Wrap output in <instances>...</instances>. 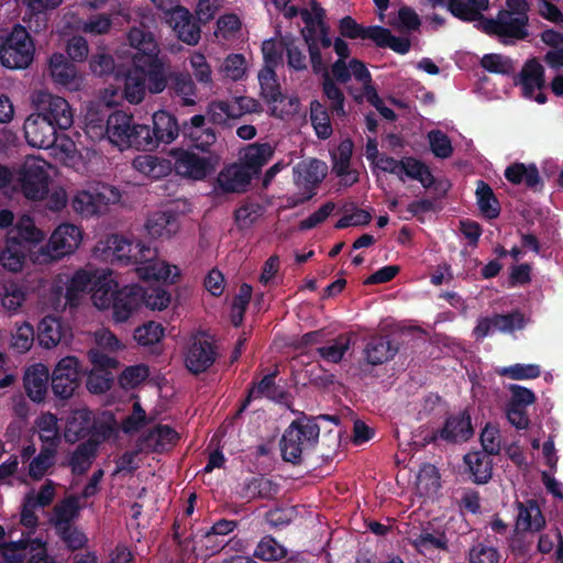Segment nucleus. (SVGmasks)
<instances>
[{
	"instance_id": "nucleus-1",
	"label": "nucleus",
	"mask_w": 563,
	"mask_h": 563,
	"mask_svg": "<svg viewBox=\"0 0 563 563\" xmlns=\"http://www.w3.org/2000/svg\"><path fill=\"white\" fill-rule=\"evenodd\" d=\"M128 42L135 49L132 56L133 66L145 76L147 90L161 93L167 88L169 73L159 58V46L154 34L143 22L134 25L128 32Z\"/></svg>"
},
{
	"instance_id": "nucleus-2",
	"label": "nucleus",
	"mask_w": 563,
	"mask_h": 563,
	"mask_svg": "<svg viewBox=\"0 0 563 563\" xmlns=\"http://www.w3.org/2000/svg\"><path fill=\"white\" fill-rule=\"evenodd\" d=\"M329 420L335 423L340 422L338 416L321 415L318 418L302 417L294 420L284 431L279 441L282 459L291 463L292 465H300L302 463V455L305 452L314 449L318 443L320 434V426L317 420Z\"/></svg>"
},
{
	"instance_id": "nucleus-3",
	"label": "nucleus",
	"mask_w": 563,
	"mask_h": 563,
	"mask_svg": "<svg viewBox=\"0 0 563 563\" xmlns=\"http://www.w3.org/2000/svg\"><path fill=\"white\" fill-rule=\"evenodd\" d=\"M35 54V44L26 27L15 24L0 45V63L8 69L27 68Z\"/></svg>"
},
{
	"instance_id": "nucleus-4",
	"label": "nucleus",
	"mask_w": 563,
	"mask_h": 563,
	"mask_svg": "<svg viewBox=\"0 0 563 563\" xmlns=\"http://www.w3.org/2000/svg\"><path fill=\"white\" fill-rule=\"evenodd\" d=\"M476 27L487 35H494L505 44H514L516 41H523L529 36V18H517L510 15V12H498L495 19L486 18L482 13L478 18Z\"/></svg>"
},
{
	"instance_id": "nucleus-5",
	"label": "nucleus",
	"mask_w": 563,
	"mask_h": 563,
	"mask_svg": "<svg viewBox=\"0 0 563 563\" xmlns=\"http://www.w3.org/2000/svg\"><path fill=\"white\" fill-rule=\"evenodd\" d=\"M218 349L211 335L206 331L194 333L184 351V364L189 373H206L217 361Z\"/></svg>"
},
{
	"instance_id": "nucleus-6",
	"label": "nucleus",
	"mask_w": 563,
	"mask_h": 563,
	"mask_svg": "<svg viewBox=\"0 0 563 563\" xmlns=\"http://www.w3.org/2000/svg\"><path fill=\"white\" fill-rule=\"evenodd\" d=\"M82 375L81 364L76 356L62 358L51 376L53 394L59 399L70 398L79 387Z\"/></svg>"
},
{
	"instance_id": "nucleus-7",
	"label": "nucleus",
	"mask_w": 563,
	"mask_h": 563,
	"mask_svg": "<svg viewBox=\"0 0 563 563\" xmlns=\"http://www.w3.org/2000/svg\"><path fill=\"white\" fill-rule=\"evenodd\" d=\"M46 163L38 159L26 161L20 169L19 184L29 200H42L48 194L49 175Z\"/></svg>"
},
{
	"instance_id": "nucleus-8",
	"label": "nucleus",
	"mask_w": 563,
	"mask_h": 563,
	"mask_svg": "<svg viewBox=\"0 0 563 563\" xmlns=\"http://www.w3.org/2000/svg\"><path fill=\"white\" fill-rule=\"evenodd\" d=\"M120 192L108 185H101L93 191L82 190L75 195L71 207L81 217H91L101 213L108 205L115 203Z\"/></svg>"
},
{
	"instance_id": "nucleus-9",
	"label": "nucleus",
	"mask_w": 563,
	"mask_h": 563,
	"mask_svg": "<svg viewBox=\"0 0 563 563\" xmlns=\"http://www.w3.org/2000/svg\"><path fill=\"white\" fill-rule=\"evenodd\" d=\"M34 104L36 113L51 121L59 130H67L73 125V109L65 98L40 91L34 98Z\"/></svg>"
},
{
	"instance_id": "nucleus-10",
	"label": "nucleus",
	"mask_w": 563,
	"mask_h": 563,
	"mask_svg": "<svg viewBox=\"0 0 563 563\" xmlns=\"http://www.w3.org/2000/svg\"><path fill=\"white\" fill-rule=\"evenodd\" d=\"M208 156H199L198 154L184 148L173 151L175 159V170L177 174L201 180L216 170L219 157L212 153Z\"/></svg>"
},
{
	"instance_id": "nucleus-11",
	"label": "nucleus",
	"mask_w": 563,
	"mask_h": 563,
	"mask_svg": "<svg viewBox=\"0 0 563 563\" xmlns=\"http://www.w3.org/2000/svg\"><path fill=\"white\" fill-rule=\"evenodd\" d=\"M134 125L133 115L119 110L108 117L104 125L101 120L98 125L93 124V121L90 122L91 129H98L99 134H106L109 142L121 151L129 148L130 134Z\"/></svg>"
},
{
	"instance_id": "nucleus-12",
	"label": "nucleus",
	"mask_w": 563,
	"mask_h": 563,
	"mask_svg": "<svg viewBox=\"0 0 563 563\" xmlns=\"http://www.w3.org/2000/svg\"><path fill=\"white\" fill-rule=\"evenodd\" d=\"M278 369L265 375L260 382H252L247 388L246 397L242 400L235 416H241L253 399L265 397L277 404H288L289 393L276 384Z\"/></svg>"
},
{
	"instance_id": "nucleus-13",
	"label": "nucleus",
	"mask_w": 563,
	"mask_h": 563,
	"mask_svg": "<svg viewBox=\"0 0 563 563\" xmlns=\"http://www.w3.org/2000/svg\"><path fill=\"white\" fill-rule=\"evenodd\" d=\"M180 135L188 144L203 153L217 142V132L210 126L205 114H195L181 122Z\"/></svg>"
},
{
	"instance_id": "nucleus-14",
	"label": "nucleus",
	"mask_w": 563,
	"mask_h": 563,
	"mask_svg": "<svg viewBox=\"0 0 563 563\" xmlns=\"http://www.w3.org/2000/svg\"><path fill=\"white\" fill-rule=\"evenodd\" d=\"M80 242V229L75 224L63 223L53 231L43 251L52 260H58L71 254L79 246Z\"/></svg>"
},
{
	"instance_id": "nucleus-15",
	"label": "nucleus",
	"mask_w": 563,
	"mask_h": 563,
	"mask_svg": "<svg viewBox=\"0 0 563 563\" xmlns=\"http://www.w3.org/2000/svg\"><path fill=\"white\" fill-rule=\"evenodd\" d=\"M58 128L38 113H32L24 122L23 131L29 145L37 148H52L57 141Z\"/></svg>"
},
{
	"instance_id": "nucleus-16",
	"label": "nucleus",
	"mask_w": 563,
	"mask_h": 563,
	"mask_svg": "<svg viewBox=\"0 0 563 563\" xmlns=\"http://www.w3.org/2000/svg\"><path fill=\"white\" fill-rule=\"evenodd\" d=\"M144 300V289L139 285H128L117 294L115 300L110 306L114 322L122 323L137 311Z\"/></svg>"
},
{
	"instance_id": "nucleus-17",
	"label": "nucleus",
	"mask_w": 563,
	"mask_h": 563,
	"mask_svg": "<svg viewBox=\"0 0 563 563\" xmlns=\"http://www.w3.org/2000/svg\"><path fill=\"white\" fill-rule=\"evenodd\" d=\"M71 338V328L55 316H45L37 324L36 339L44 349L57 346L60 342L68 343Z\"/></svg>"
},
{
	"instance_id": "nucleus-18",
	"label": "nucleus",
	"mask_w": 563,
	"mask_h": 563,
	"mask_svg": "<svg viewBox=\"0 0 563 563\" xmlns=\"http://www.w3.org/2000/svg\"><path fill=\"white\" fill-rule=\"evenodd\" d=\"M168 23L175 35L188 45L198 44L201 29L197 19L184 7H176L169 14Z\"/></svg>"
},
{
	"instance_id": "nucleus-19",
	"label": "nucleus",
	"mask_w": 563,
	"mask_h": 563,
	"mask_svg": "<svg viewBox=\"0 0 563 563\" xmlns=\"http://www.w3.org/2000/svg\"><path fill=\"white\" fill-rule=\"evenodd\" d=\"M433 8L445 7L456 19L473 22L489 9V0H429Z\"/></svg>"
},
{
	"instance_id": "nucleus-20",
	"label": "nucleus",
	"mask_w": 563,
	"mask_h": 563,
	"mask_svg": "<svg viewBox=\"0 0 563 563\" xmlns=\"http://www.w3.org/2000/svg\"><path fill=\"white\" fill-rule=\"evenodd\" d=\"M399 351L398 343L394 342L389 335H371L364 347L365 361L373 365H382L395 357Z\"/></svg>"
},
{
	"instance_id": "nucleus-21",
	"label": "nucleus",
	"mask_w": 563,
	"mask_h": 563,
	"mask_svg": "<svg viewBox=\"0 0 563 563\" xmlns=\"http://www.w3.org/2000/svg\"><path fill=\"white\" fill-rule=\"evenodd\" d=\"M181 123L166 110L156 111L152 117L151 133L156 148L161 143L170 144L180 135Z\"/></svg>"
},
{
	"instance_id": "nucleus-22",
	"label": "nucleus",
	"mask_w": 563,
	"mask_h": 563,
	"mask_svg": "<svg viewBox=\"0 0 563 563\" xmlns=\"http://www.w3.org/2000/svg\"><path fill=\"white\" fill-rule=\"evenodd\" d=\"M49 372L47 366L36 363L29 366L23 376V386L27 397L34 402H42L47 393Z\"/></svg>"
},
{
	"instance_id": "nucleus-23",
	"label": "nucleus",
	"mask_w": 563,
	"mask_h": 563,
	"mask_svg": "<svg viewBox=\"0 0 563 563\" xmlns=\"http://www.w3.org/2000/svg\"><path fill=\"white\" fill-rule=\"evenodd\" d=\"M278 493L279 485L263 475L245 479L238 490L239 497L247 503L254 499L272 500Z\"/></svg>"
},
{
	"instance_id": "nucleus-24",
	"label": "nucleus",
	"mask_w": 563,
	"mask_h": 563,
	"mask_svg": "<svg viewBox=\"0 0 563 563\" xmlns=\"http://www.w3.org/2000/svg\"><path fill=\"white\" fill-rule=\"evenodd\" d=\"M515 85H521L523 96L530 99L537 89L545 88L544 68L536 57L523 64L518 77L515 78Z\"/></svg>"
},
{
	"instance_id": "nucleus-25",
	"label": "nucleus",
	"mask_w": 563,
	"mask_h": 563,
	"mask_svg": "<svg viewBox=\"0 0 563 563\" xmlns=\"http://www.w3.org/2000/svg\"><path fill=\"white\" fill-rule=\"evenodd\" d=\"M95 427L93 412L88 408L73 410L66 421L65 438L68 442L85 439Z\"/></svg>"
},
{
	"instance_id": "nucleus-26",
	"label": "nucleus",
	"mask_w": 563,
	"mask_h": 563,
	"mask_svg": "<svg viewBox=\"0 0 563 563\" xmlns=\"http://www.w3.org/2000/svg\"><path fill=\"white\" fill-rule=\"evenodd\" d=\"M474 433L471 416L463 411L455 416L446 418L442 429L435 432L434 438L439 437L448 442L467 441Z\"/></svg>"
},
{
	"instance_id": "nucleus-27",
	"label": "nucleus",
	"mask_w": 563,
	"mask_h": 563,
	"mask_svg": "<svg viewBox=\"0 0 563 563\" xmlns=\"http://www.w3.org/2000/svg\"><path fill=\"white\" fill-rule=\"evenodd\" d=\"M91 288V299L93 305L100 309H109L115 300L119 290V284L112 278L111 273L100 274L95 273Z\"/></svg>"
},
{
	"instance_id": "nucleus-28",
	"label": "nucleus",
	"mask_w": 563,
	"mask_h": 563,
	"mask_svg": "<svg viewBox=\"0 0 563 563\" xmlns=\"http://www.w3.org/2000/svg\"><path fill=\"white\" fill-rule=\"evenodd\" d=\"M516 527L525 532H540L545 527V518L536 499L517 503Z\"/></svg>"
},
{
	"instance_id": "nucleus-29",
	"label": "nucleus",
	"mask_w": 563,
	"mask_h": 563,
	"mask_svg": "<svg viewBox=\"0 0 563 563\" xmlns=\"http://www.w3.org/2000/svg\"><path fill=\"white\" fill-rule=\"evenodd\" d=\"M147 233L155 239H169L179 230L178 216L173 211H156L145 224Z\"/></svg>"
},
{
	"instance_id": "nucleus-30",
	"label": "nucleus",
	"mask_w": 563,
	"mask_h": 563,
	"mask_svg": "<svg viewBox=\"0 0 563 563\" xmlns=\"http://www.w3.org/2000/svg\"><path fill=\"white\" fill-rule=\"evenodd\" d=\"M352 151L353 142L347 139L342 141L336 152L332 154V170L343 179L346 186H352L358 181V173L350 168Z\"/></svg>"
},
{
	"instance_id": "nucleus-31",
	"label": "nucleus",
	"mask_w": 563,
	"mask_h": 563,
	"mask_svg": "<svg viewBox=\"0 0 563 563\" xmlns=\"http://www.w3.org/2000/svg\"><path fill=\"white\" fill-rule=\"evenodd\" d=\"M504 176L514 185L525 183L527 188L533 191H540L543 187L538 167L534 164L526 166L523 163H514L505 169Z\"/></svg>"
},
{
	"instance_id": "nucleus-32",
	"label": "nucleus",
	"mask_w": 563,
	"mask_h": 563,
	"mask_svg": "<svg viewBox=\"0 0 563 563\" xmlns=\"http://www.w3.org/2000/svg\"><path fill=\"white\" fill-rule=\"evenodd\" d=\"M325 168V164L320 159L302 161L294 168L296 183L312 191L323 180Z\"/></svg>"
},
{
	"instance_id": "nucleus-33",
	"label": "nucleus",
	"mask_w": 563,
	"mask_h": 563,
	"mask_svg": "<svg viewBox=\"0 0 563 563\" xmlns=\"http://www.w3.org/2000/svg\"><path fill=\"white\" fill-rule=\"evenodd\" d=\"M93 277L95 272L86 269H78L75 272L66 284L65 305L69 307H77L81 295L91 291Z\"/></svg>"
},
{
	"instance_id": "nucleus-34",
	"label": "nucleus",
	"mask_w": 563,
	"mask_h": 563,
	"mask_svg": "<svg viewBox=\"0 0 563 563\" xmlns=\"http://www.w3.org/2000/svg\"><path fill=\"white\" fill-rule=\"evenodd\" d=\"M251 181V175L243 167H229L221 170L217 177L216 189L222 192H242L245 191Z\"/></svg>"
},
{
	"instance_id": "nucleus-35",
	"label": "nucleus",
	"mask_w": 563,
	"mask_h": 563,
	"mask_svg": "<svg viewBox=\"0 0 563 563\" xmlns=\"http://www.w3.org/2000/svg\"><path fill=\"white\" fill-rule=\"evenodd\" d=\"M274 150L268 143L250 144L242 156L243 168L251 174H258L272 158Z\"/></svg>"
},
{
	"instance_id": "nucleus-36",
	"label": "nucleus",
	"mask_w": 563,
	"mask_h": 563,
	"mask_svg": "<svg viewBox=\"0 0 563 563\" xmlns=\"http://www.w3.org/2000/svg\"><path fill=\"white\" fill-rule=\"evenodd\" d=\"M490 456V454L478 451L470 452L464 456V462L467 465L475 484H486L492 478L493 460Z\"/></svg>"
},
{
	"instance_id": "nucleus-37",
	"label": "nucleus",
	"mask_w": 563,
	"mask_h": 563,
	"mask_svg": "<svg viewBox=\"0 0 563 563\" xmlns=\"http://www.w3.org/2000/svg\"><path fill=\"white\" fill-rule=\"evenodd\" d=\"M98 444V441L88 439L76 448L69 459V466L74 475L87 473L96 457Z\"/></svg>"
},
{
	"instance_id": "nucleus-38",
	"label": "nucleus",
	"mask_w": 563,
	"mask_h": 563,
	"mask_svg": "<svg viewBox=\"0 0 563 563\" xmlns=\"http://www.w3.org/2000/svg\"><path fill=\"white\" fill-rule=\"evenodd\" d=\"M49 74L54 82L70 87L76 79V66L62 53H54L49 58Z\"/></svg>"
},
{
	"instance_id": "nucleus-39",
	"label": "nucleus",
	"mask_w": 563,
	"mask_h": 563,
	"mask_svg": "<svg viewBox=\"0 0 563 563\" xmlns=\"http://www.w3.org/2000/svg\"><path fill=\"white\" fill-rule=\"evenodd\" d=\"M475 196L478 209L486 219L494 220L499 217L500 203L493 188L486 181H476Z\"/></svg>"
},
{
	"instance_id": "nucleus-40",
	"label": "nucleus",
	"mask_w": 563,
	"mask_h": 563,
	"mask_svg": "<svg viewBox=\"0 0 563 563\" xmlns=\"http://www.w3.org/2000/svg\"><path fill=\"white\" fill-rule=\"evenodd\" d=\"M44 233L35 227L33 219L23 216L9 234V241L21 246L23 243L36 244L43 241Z\"/></svg>"
},
{
	"instance_id": "nucleus-41",
	"label": "nucleus",
	"mask_w": 563,
	"mask_h": 563,
	"mask_svg": "<svg viewBox=\"0 0 563 563\" xmlns=\"http://www.w3.org/2000/svg\"><path fill=\"white\" fill-rule=\"evenodd\" d=\"M261 96L267 103L283 102L285 96L282 93L280 85L275 69L264 66L258 73Z\"/></svg>"
},
{
	"instance_id": "nucleus-42",
	"label": "nucleus",
	"mask_w": 563,
	"mask_h": 563,
	"mask_svg": "<svg viewBox=\"0 0 563 563\" xmlns=\"http://www.w3.org/2000/svg\"><path fill=\"white\" fill-rule=\"evenodd\" d=\"M167 88L181 98L184 106H194L196 103L195 99H192L196 95V86L190 74L169 73Z\"/></svg>"
},
{
	"instance_id": "nucleus-43",
	"label": "nucleus",
	"mask_w": 563,
	"mask_h": 563,
	"mask_svg": "<svg viewBox=\"0 0 563 563\" xmlns=\"http://www.w3.org/2000/svg\"><path fill=\"white\" fill-rule=\"evenodd\" d=\"M80 506L79 498L70 495L58 504L53 509L52 522L56 528L73 525V521L79 516Z\"/></svg>"
},
{
	"instance_id": "nucleus-44",
	"label": "nucleus",
	"mask_w": 563,
	"mask_h": 563,
	"mask_svg": "<svg viewBox=\"0 0 563 563\" xmlns=\"http://www.w3.org/2000/svg\"><path fill=\"white\" fill-rule=\"evenodd\" d=\"M179 439L178 433L168 424H157L148 430L142 438L143 443L153 446L155 451H162L165 445H174Z\"/></svg>"
},
{
	"instance_id": "nucleus-45",
	"label": "nucleus",
	"mask_w": 563,
	"mask_h": 563,
	"mask_svg": "<svg viewBox=\"0 0 563 563\" xmlns=\"http://www.w3.org/2000/svg\"><path fill=\"white\" fill-rule=\"evenodd\" d=\"M373 36L377 47L390 48L397 54L405 55L410 51L411 42L408 37L395 36L389 29L378 25Z\"/></svg>"
},
{
	"instance_id": "nucleus-46",
	"label": "nucleus",
	"mask_w": 563,
	"mask_h": 563,
	"mask_svg": "<svg viewBox=\"0 0 563 563\" xmlns=\"http://www.w3.org/2000/svg\"><path fill=\"white\" fill-rule=\"evenodd\" d=\"M136 273L144 280H163L175 283L178 276L176 266H170L165 262L156 261L145 266L136 267Z\"/></svg>"
},
{
	"instance_id": "nucleus-47",
	"label": "nucleus",
	"mask_w": 563,
	"mask_h": 563,
	"mask_svg": "<svg viewBox=\"0 0 563 563\" xmlns=\"http://www.w3.org/2000/svg\"><path fill=\"white\" fill-rule=\"evenodd\" d=\"M136 170L152 179H159L168 175L170 167L166 159L153 155L139 156L133 161Z\"/></svg>"
},
{
	"instance_id": "nucleus-48",
	"label": "nucleus",
	"mask_w": 563,
	"mask_h": 563,
	"mask_svg": "<svg viewBox=\"0 0 563 563\" xmlns=\"http://www.w3.org/2000/svg\"><path fill=\"white\" fill-rule=\"evenodd\" d=\"M401 175L406 174L409 178L418 180L424 188H430L434 184V176L430 168L421 161L415 157H404L401 159Z\"/></svg>"
},
{
	"instance_id": "nucleus-49",
	"label": "nucleus",
	"mask_w": 563,
	"mask_h": 563,
	"mask_svg": "<svg viewBox=\"0 0 563 563\" xmlns=\"http://www.w3.org/2000/svg\"><path fill=\"white\" fill-rule=\"evenodd\" d=\"M310 122L319 139L327 140L332 135L333 129L328 109L318 100L310 102Z\"/></svg>"
},
{
	"instance_id": "nucleus-50",
	"label": "nucleus",
	"mask_w": 563,
	"mask_h": 563,
	"mask_svg": "<svg viewBox=\"0 0 563 563\" xmlns=\"http://www.w3.org/2000/svg\"><path fill=\"white\" fill-rule=\"evenodd\" d=\"M410 544L420 554H426L427 551L432 549L449 551V539L444 531L431 533L424 530L416 538L411 539Z\"/></svg>"
},
{
	"instance_id": "nucleus-51",
	"label": "nucleus",
	"mask_w": 563,
	"mask_h": 563,
	"mask_svg": "<svg viewBox=\"0 0 563 563\" xmlns=\"http://www.w3.org/2000/svg\"><path fill=\"white\" fill-rule=\"evenodd\" d=\"M146 89L145 76L134 67V71H129L124 78V98L130 103L137 104L144 99Z\"/></svg>"
},
{
	"instance_id": "nucleus-52",
	"label": "nucleus",
	"mask_w": 563,
	"mask_h": 563,
	"mask_svg": "<svg viewBox=\"0 0 563 563\" xmlns=\"http://www.w3.org/2000/svg\"><path fill=\"white\" fill-rule=\"evenodd\" d=\"M350 347L351 336L349 334H340L330 344L318 347L317 353L322 360L336 364L342 361Z\"/></svg>"
},
{
	"instance_id": "nucleus-53",
	"label": "nucleus",
	"mask_w": 563,
	"mask_h": 563,
	"mask_svg": "<svg viewBox=\"0 0 563 563\" xmlns=\"http://www.w3.org/2000/svg\"><path fill=\"white\" fill-rule=\"evenodd\" d=\"M33 539L22 538L18 541H9L0 543V554L4 563H22L31 548Z\"/></svg>"
},
{
	"instance_id": "nucleus-54",
	"label": "nucleus",
	"mask_w": 563,
	"mask_h": 563,
	"mask_svg": "<svg viewBox=\"0 0 563 563\" xmlns=\"http://www.w3.org/2000/svg\"><path fill=\"white\" fill-rule=\"evenodd\" d=\"M322 91L324 96L330 100V109L332 113L339 118H343L346 115V111L344 109L345 97L343 91L334 80L329 76L328 73L323 76L322 82Z\"/></svg>"
},
{
	"instance_id": "nucleus-55",
	"label": "nucleus",
	"mask_w": 563,
	"mask_h": 563,
	"mask_svg": "<svg viewBox=\"0 0 563 563\" xmlns=\"http://www.w3.org/2000/svg\"><path fill=\"white\" fill-rule=\"evenodd\" d=\"M378 25L363 26L358 24L352 16L346 15L342 18L339 22V31L343 37L350 40H371L373 41V36H375V29Z\"/></svg>"
},
{
	"instance_id": "nucleus-56",
	"label": "nucleus",
	"mask_w": 563,
	"mask_h": 563,
	"mask_svg": "<svg viewBox=\"0 0 563 563\" xmlns=\"http://www.w3.org/2000/svg\"><path fill=\"white\" fill-rule=\"evenodd\" d=\"M527 324L525 314L519 310H512L508 313H495L493 316V325L504 333H511L516 330H522Z\"/></svg>"
},
{
	"instance_id": "nucleus-57",
	"label": "nucleus",
	"mask_w": 563,
	"mask_h": 563,
	"mask_svg": "<svg viewBox=\"0 0 563 563\" xmlns=\"http://www.w3.org/2000/svg\"><path fill=\"white\" fill-rule=\"evenodd\" d=\"M263 214V207L255 201L247 200L234 210V222L240 230L250 228Z\"/></svg>"
},
{
	"instance_id": "nucleus-58",
	"label": "nucleus",
	"mask_w": 563,
	"mask_h": 563,
	"mask_svg": "<svg viewBox=\"0 0 563 563\" xmlns=\"http://www.w3.org/2000/svg\"><path fill=\"white\" fill-rule=\"evenodd\" d=\"M56 533L71 552L86 548L89 541L86 533L74 525L56 528Z\"/></svg>"
},
{
	"instance_id": "nucleus-59",
	"label": "nucleus",
	"mask_w": 563,
	"mask_h": 563,
	"mask_svg": "<svg viewBox=\"0 0 563 563\" xmlns=\"http://www.w3.org/2000/svg\"><path fill=\"white\" fill-rule=\"evenodd\" d=\"M25 262V253L19 245L7 241L5 247L0 253V265L9 272H20Z\"/></svg>"
},
{
	"instance_id": "nucleus-60",
	"label": "nucleus",
	"mask_w": 563,
	"mask_h": 563,
	"mask_svg": "<svg viewBox=\"0 0 563 563\" xmlns=\"http://www.w3.org/2000/svg\"><path fill=\"white\" fill-rule=\"evenodd\" d=\"M35 340V331L33 325L24 321L16 324L14 333H12L11 347L18 353H26L31 350Z\"/></svg>"
},
{
	"instance_id": "nucleus-61",
	"label": "nucleus",
	"mask_w": 563,
	"mask_h": 563,
	"mask_svg": "<svg viewBox=\"0 0 563 563\" xmlns=\"http://www.w3.org/2000/svg\"><path fill=\"white\" fill-rule=\"evenodd\" d=\"M129 148L137 151L156 150L155 141L151 133V125L135 122L133 130H131Z\"/></svg>"
},
{
	"instance_id": "nucleus-62",
	"label": "nucleus",
	"mask_w": 563,
	"mask_h": 563,
	"mask_svg": "<svg viewBox=\"0 0 563 563\" xmlns=\"http://www.w3.org/2000/svg\"><path fill=\"white\" fill-rule=\"evenodd\" d=\"M481 66L489 73L500 75H511L516 69L515 63L510 57L493 53L483 56Z\"/></svg>"
},
{
	"instance_id": "nucleus-63",
	"label": "nucleus",
	"mask_w": 563,
	"mask_h": 563,
	"mask_svg": "<svg viewBox=\"0 0 563 563\" xmlns=\"http://www.w3.org/2000/svg\"><path fill=\"white\" fill-rule=\"evenodd\" d=\"M164 335V328L161 323L148 321L134 330V340L143 346L158 343Z\"/></svg>"
},
{
	"instance_id": "nucleus-64",
	"label": "nucleus",
	"mask_w": 563,
	"mask_h": 563,
	"mask_svg": "<svg viewBox=\"0 0 563 563\" xmlns=\"http://www.w3.org/2000/svg\"><path fill=\"white\" fill-rule=\"evenodd\" d=\"M501 555L499 551L483 542L474 544L467 553L468 563H500Z\"/></svg>"
}]
</instances>
